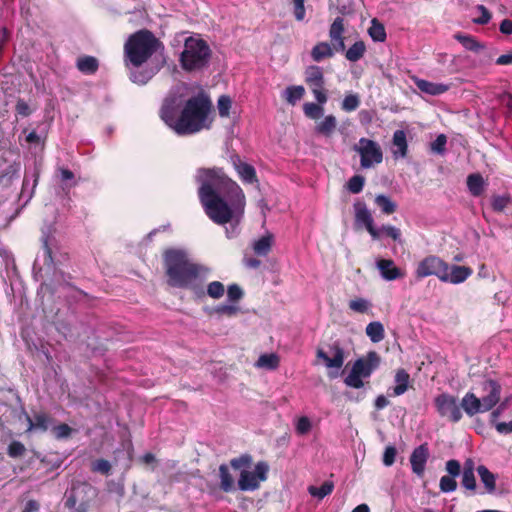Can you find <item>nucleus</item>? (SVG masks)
I'll return each mask as SVG.
<instances>
[{
  "label": "nucleus",
  "instance_id": "a18cd8bd",
  "mask_svg": "<svg viewBox=\"0 0 512 512\" xmlns=\"http://www.w3.org/2000/svg\"><path fill=\"white\" fill-rule=\"evenodd\" d=\"M312 429V423L307 416L298 417L295 421V431L298 435L308 434Z\"/></svg>",
  "mask_w": 512,
  "mask_h": 512
},
{
  "label": "nucleus",
  "instance_id": "09e8293b",
  "mask_svg": "<svg viewBox=\"0 0 512 512\" xmlns=\"http://www.w3.org/2000/svg\"><path fill=\"white\" fill-rule=\"evenodd\" d=\"M377 230L380 231V238L384 235L392 238L393 240L397 241L401 237V231L397 227L391 226V225H383L380 228H377Z\"/></svg>",
  "mask_w": 512,
  "mask_h": 512
},
{
  "label": "nucleus",
  "instance_id": "a211bd4d",
  "mask_svg": "<svg viewBox=\"0 0 512 512\" xmlns=\"http://www.w3.org/2000/svg\"><path fill=\"white\" fill-rule=\"evenodd\" d=\"M429 457V451L426 445H420L415 448L410 456L412 471L417 476H423L425 465Z\"/></svg>",
  "mask_w": 512,
  "mask_h": 512
},
{
  "label": "nucleus",
  "instance_id": "a19ab883",
  "mask_svg": "<svg viewBox=\"0 0 512 512\" xmlns=\"http://www.w3.org/2000/svg\"><path fill=\"white\" fill-rule=\"evenodd\" d=\"M370 37L377 42H383L386 39L385 28L376 19L371 21V26L368 29Z\"/></svg>",
  "mask_w": 512,
  "mask_h": 512
},
{
  "label": "nucleus",
  "instance_id": "bb28decb",
  "mask_svg": "<svg viewBox=\"0 0 512 512\" xmlns=\"http://www.w3.org/2000/svg\"><path fill=\"white\" fill-rule=\"evenodd\" d=\"M395 386L392 389L393 396L404 394L409 388L410 376L404 369H399L395 374Z\"/></svg>",
  "mask_w": 512,
  "mask_h": 512
},
{
  "label": "nucleus",
  "instance_id": "4be33fe9",
  "mask_svg": "<svg viewBox=\"0 0 512 512\" xmlns=\"http://www.w3.org/2000/svg\"><path fill=\"white\" fill-rule=\"evenodd\" d=\"M393 146L395 149L392 151L395 158H404L407 155L408 145L406 133L403 130H397L393 134Z\"/></svg>",
  "mask_w": 512,
  "mask_h": 512
},
{
  "label": "nucleus",
  "instance_id": "2eb2a0df",
  "mask_svg": "<svg viewBox=\"0 0 512 512\" xmlns=\"http://www.w3.org/2000/svg\"><path fill=\"white\" fill-rule=\"evenodd\" d=\"M472 269L466 266L452 265L446 263L443 275L441 277L442 282L460 284L463 283L468 277L472 275Z\"/></svg>",
  "mask_w": 512,
  "mask_h": 512
},
{
  "label": "nucleus",
  "instance_id": "864d4df0",
  "mask_svg": "<svg viewBox=\"0 0 512 512\" xmlns=\"http://www.w3.org/2000/svg\"><path fill=\"white\" fill-rule=\"evenodd\" d=\"M25 446L19 441H13L8 446V455L12 458L20 457L25 452Z\"/></svg>",
  "mask_w": 512,
  "mask_h": 512
},
{
  "label": "nucleus",
  "instance_id": "6e6552de",
  "mask_svg": "<svg viewBox=\"0 0 512 512\" xmlns=\"http://www.w3.org/2000/svg\"><path fill=\"white\" fill-rule=\"evenodd\" d=\"M354 150L360 155L361 167L368 169L383 160V153L380 145L370 139L361 138Z\"/></svg>",
  "mask_w": 512,
  "mask_h": 512
},
{
  "label": "nucleus",
  "instance_id": "774afa93",
  "mask_svg": "<svg viewBox=\"0 0 512 512\" xmlns=\"http://www.w3.org/2000/svg\"><path fill=\"white\" fill-rule=\"evenodd\" d=\"M496 430L501 434L512 433V421L510 422H499L496 424Z\"/></svg>",
  "mask_w": 512,
  "mask_h": 512
},
{
  "label": "nucleus",
  "instance_id": "5fc2aeb1",
  "mask_svg": "<svg viewBox=\"0 0 512 512\" xmlns=\"http://www.w3.org/2000/svg\"><path fill=\"white\" fill-rule=\"evenodd\" d=\"M240 311V308L235 304H221L216 308V312L221 315L234 316Z\"/></svg>",
  "mask_w": 512,
  "mask_h": 512
},
{
  "label": "nucleus",
  "instance_id": "473e14b6",
  "mask_svg": "<svg viewBox=\"0 0 512 512\" xmlns=\"http://www.w3.org/2000/svg\"><path fill=\"white\" fill-rule=\"evenodd\" d=\"M334 489V483L332 481H325L320 487L309 486L308 492L312 497L322 500L326 496L332 493Z\"/></svg>",
  "mask_w": 512,
  "mask_h": 512
},
{
  "label": "nucleus",
  "instance_id": "4468645a",
  "mask_svg": "<svg viewBox=\"0 0 512 512\" xmlns=\"http://www.w3.org/2000/svg\"><path fill=\"white\" fill-rule=\"evenodd\" d=\"M483 390L486 395L480 398L482 408L485 412L491 410L500 400L501 386L494 380H487L483 383Z\"/></svg>",
  "mask_w": 512,
  "mask_h": 512
},
{
  "label": "nucleus",
  "instance_id": "de8ad7c7",
  "mask_svg": "<svg viewBox=\"0 0 512 512\" xmlns=\"http://www.w3.org/2000/svg\"><path fill=\"white\" fill-rule=\"evenodd\" d=\"M231 105H232V101H231L230 97H228L226 95L220 96V98L218 99V103H217L219 115L221 117H228Z\"/></svg>",
  "mask_w": 512,
  "mask_h": 512
},
{
  "label": "nucleus",
  "instance_id": "58836bf2",
  "mask_svg": "<svg viewBox=\"0 0 512 512\" xmlns=\"http://www.w3.org/2000/svg\"><path fill=\"white\" fill-rule=\"evenodd\" d=\"M77 68L83 73L92 74L97 70L98 62L91 56L82 57L77 61Z\"/></svg>",
  "mask_w": 512,
  "mask_h": 512
},
{
  "label": "nucleus",
  "instance_id": "393cba45",
  "mask_svg": "<svg viewBox=\"0 0 512 512\" xmlns=\"http://www.w3.org/2000/svg\"><path fill=\"white\" fill-rule=\"evenodd\" d=\"M305 95V88L301 85H291L288 86L285 90L282 91V98L289 105H296L298 101H300Z\"/></svg>",
  "mask_w": 512,
  "mask_h": 512
},
{
  "label": "nucleus",
  "instance_id": "0e129e2a",
  "mask_svg": "<svg viewBox=\"0 0 512 512\" xmlns=\"http://www.w3.org/2000/svg\"><path fill=\"white\" fill-rule=\"evenodd\" d=\"M446 470L450 474L449 476L455 478L460 474V463L457 460H449L446 463Z\"/></svg>",
  "mask_w": 512,
  "mask_h": 512
},
{
  "label": "nucleus",
  "instance_id": "e433bc0d",
  "mask_svg": "<svg viewBox=\"0 0 512 512\" xmlns=\"http://www.w3.org/2000/svg\"><path fill=\"white\" fill-rule=\"evenodd\" d=\"M375 204L387 215L394 213L397 209L396 203L383 194H379L375 197Z\"/></svg>",
  "mask_w": 512,
  "mask_h": 512
},
{
  "label": "nucleus",
  "instance_id": "49530a36",
  "mask_svg": "<svg viewBox=\"0 0 512 512\" xmlns=\"http://www.w3.org/2000/svg\"><path fill=\"white\" fill-rule=\"evenodd\" d=\"M364 183L365 178L363 176L355 175L347 182V188L351 193L357 194L363 190Z\"/></svg>",
  "mask_w": 512,
  "mask_h": 512
},
{
  "label": "nucleus",
  "instance_id": "79ce46f5",
  "mask_svg": "<svg viewBox=\"0 0 512 512\" xmlns=\"http://www.w3.org/2000/svg\"><path fill=\"white\" fill-rule=\"evenodd\" d=\"M360 105V98L355 93H349L345 95L342 103L341 108L342 110L346 112H352L355 111Z\"/></svg>",
  "mask_w": 512,
  "mask_h": 512
},
{
  "label": "nucleus",
  "instance_id": "13d9d810",
  "mask_svg": "<svg viewBox=\"0 0 512 512\" xmlns=\"http://www.w3.org/2000/svg\"><path fill=\"white\" fill-rule=\"evenodd\" d=\"M510 202V198L508 196H495L492 200V207L495 211H503Z\"/></svg>",
  "mask_w": 512,
  "mask_h": 512
},
{
  "label": "nucleus",
  "instance_id": "7ed1b4c3",
  "mask_svg": "<svg viewBox=\"0 0 512 512\" xmlns=\"http://www.w3.org/2000/svg\"><path fill=\"white\" fill-rule=\"evenodd\" d=\"M159 40L148 30L129 37L124 46L125 63L132 82L144 85L158 72L160 64L143 67L159 48Z\"/></svg>",
  "mask_w": 512,
  "mask_h": 512
},
{
  "label": "nucleus",
  "instance_id": "f3484780",
  "mask_svg": "<svg viewBox=\"0 0 512 512\" xmlns=\"http://www.w3.org/2000/svg\"><path fill=\"white\" fill-rule=\"evenodd\" d=\"M344 31V19L342 17L335 18L329 29V37L331 40L330 44L337 52L345 50Z\"/></svg>",
  "mask_w": 512,
  "mask_h": 512
},
{
  "label": "nucleus",
  "instance_id": "69168bd1",
  "mask_svg": "<svg viewBox=\"0 0 512 512\" xmlns=\"http://www.w3.org/2000/svg\"><path fill=\"white\" fill-rule=\"evenodd\" d=\"M16 111L19 115H21L23 117L29 116L31 113V109H30L29 105L23 100H19L17 102Z\"/></svg>",
  "mask_w": 512,
  "mask_h": 512
},
{
  "label": "nucleus",
  "instance_id": "37998d69",
  "mask_svg": "<svg viewBox=\"0 0 512 512\" xmlns=\"http://www.w3.org/2000/svg\"><path fill=\"white\" fill-rule=\"evenodd\" d=\"M455 39L458 40L467 50L478 51L482 48V45L476 41L474 37L469 35L456 34Z\"/></svg>",
  "mask_w": 512,
  "mask_h": 512
},
{
  "label": "nucleus",
  "instance_id": "cd10ccee",
  "mask_svg": "<svg viewBox=\"0 0 512 512\" xmlns=\"http://www.w3.org/2000/svg\"><path fill=\"white\" fill-rule=\"evenodd\" d=\"M280 364V357L276 353L261 354L255 363V367L265 370H276Z\"/></svg>",
  "mask_w": 512,
  "mask_h": 512
},
{
  "label": "nucleus",
  "instance_id": "052dcab7",
  "mask_svg": "<svg viewBox=\"0 0 512 512\" xmlns=\"http://www.w3.org/2000/svg\"><path fill=\"white\" fill-rule=\"evenodd\" d=\"M396 449L394 446H387L383 454V464L387 467L392 466L395 462Z\"/></svg>",
  "mask_w": 512,
  "mask_h": 512
},
{
  "label": "nucleus",
  "instance_id": "9d476101",
  "mask_svg": "<svg viewBox=\"0 0 512 512\" xmlns=\"http://www.w3.org/2000/svg\"><path fill=\"white\" fill-rule=\"evenodd\" d=\"M434 404L437 413L451 422H459L462 418L461 407L457 397L442 393L435 397Z\"/></svg>",
  "mask_w": 512,
  "mask_h": 512
},
{
  "label": "nucleus",
  "instance_id": "ddd939ff",
  "mask_svg": "<svg viewBox=\"0 0 512 512\" xmlns=\"http://www.w3.org/2000/svg\"><path fill=\"white\" fill-rule=\"evenodd\" d=\"M355 224L358 227H365L374 240L380 239V231L374 226V220L371 212L363 202L354 204Z\"/></svg>",
  "mask_w": 512,
  "mask_h": 512
},
{
  "label": "nucleus",
  "instance_id": "39448f33",
  "mask_svg": "<svg viewBox=\"0 0 512 512\" xmlns=\"http://www.w3.org/2000/svg\"><path fill=\"white\" fill-rule=\"evenodd\" d=\"M210 58L211 49L205 40L199 36H190L185 39L179 57L180 65L184 71H201L208 66Z\"/></svg>",
  "mask_w": 512,
  "mask_h": 512
},
{
  "label": "nucleus",
  "instance_id": "20e7f679",
  "mask_svg": "<svg viewBox=\"0 0 512 512\" xmlns=\"http://www.w3.org/2000/svg\"><path fill=\"white\" fill-rule=\"evenodd\" d=\"M167 282L172 287L190 289L199 295L201 283L209 276L210 269L193 262L186 251L169 249L164 253Z\"/></svg>",
  "mask_w": 512,
  "mask_h": 512
},
{
  "label": "nucleus",
  "instance_id": "9b49d317",
  "mask_svg": "<svg viewBox=\"0 0 512 512\" xmlns=\"http://www.w3.org/2000/svg\"><path fill=\"white\" fill-rule=\"evenodd\" d=\"M446 268V262L436 255H428L418 262L415 269V277L423 279L436 276L440 281Z\"/></svg>",
  "mask_w": 512,
  "mask_h": 512
},
{
  "label": "nucleus",
  "instance_id": "423d86ee",
  "mask_svg": "<svg viewBox=\"0 0 512 512\" xmlns=\"http://www.w3.org/2000/svg\"><path fill=\"white\" fill-rule=\"evenodd\" d=\"M379 363V355L374 351L369 352L366 357L359 358L354 362L351 371L344 379V383L351 388H362L364 386L363 378H369Z\"/></svg>",
  "mask_w": 512,
  "mask_h": 512
},
{
  "label": "nucleus",
  "instance_id": "3c124183",
  "mask_svg": "<svg viewBox=\"0 0 512 512\" xmlns=\"http://www.w3.org/2000/svg\"><path fill=\"white\" fill-rule=\"evenodd\" d=\"M244 293L241 287L237 284H231L227 288V298L230 302H238L242 299Z\"/></svg>",
  "mask_w": 512,
  "mask_h": 512
},
{
  "label": "nucleus",
  "instance_id": "72a5a7b5",
  "mask_svg": "<svg viewBox=\"0 0 512 512\" xmlns=\"http://www.w3.org/2000/svg\"><path fill=\"white\" fill-rule=\"evenodd\" d=\"M365 52V43L363 41H357L351 47L348 48L345 57L350 62H356L364 56Z\"/></svg>",
  "mask_w": 512,
  "mask_h": 512
},
{
  "label": "nucleus",
  "instance_id": "a878e982",
  "mask_svg": "<svg viewBox=\"0 0 512 512\" xmlns=\"http://www.w3.org/2000/svg\"><path fill=\"white\" fill-rule=\"evenodd\" d=\"M335 49L328 42H319L311 50V57L315 62H320L323 59L331 58L334 55Z\"/></svg>",
  "mask_w": 512,
  "mask_h": 512
},
{
  "label": "nucleus",
  "instance_id": "f8f14e48",
  "mask_svg": "<svg viewBox=\"0 0 512 512\" xmlns=\"http://www.w3.org/2000/svg\"><path fill=\"white\" fill-rule=\"evenodd\" d=\"M305 81L316 101L320 104H325L328 97L324 89L325 81L322 69L318 66H309L305 71Z\"/></svg>",
  "mask_w": 512,
  "mask_h": 512
},
{
  "label": "nucleus",
  "instance_id": "ea45409f",
  "mask_svg": "<svg viewBox=\"0 0 512 512\" xmlns=\"http://www.w3.org/2000/svg\"><path fill=\"white\" fill-rule=\"evenodd\" d=\"M348 306L352 311L362 314L369 313L372 308L371 302L361 297L350 300Z\"/></svg>",
  "mask_w": 512,
  "mask_h": 512
},
{
  "label": "nucleus",
  "instance_id": "7c9ffc66",
  "mask_svg": "<svg viewBox=\"0 0 512 512\" xmlns=\"http://www.w3.org/2000/svg\"><path fill=\"white\" fill-rule=\"evenodd\" d=\"M478 475L488 493H493L496 488V476L484 465L477 467Z\"/></svg>",
  "mask_w": 512,
  "mask_h": 512
},
{
  "label": "nucleus",
  "instance_id": "c9c22d12",
  "mask_svg": "<svg viewBox=\"0 0 512 512\" xmlns=\"http://www.w3.org/2000/svg\"><path fill=\"white\" fill-rule=\"evenodd\" d=\"M324 104H320L319 102L313 103V102H307L303 105V112L304 115L311 119V120H317L321 118L324 114Z\"/></svg>",
  "mask_w": 512,
  "mask_h": 512
},
{
  "label": "nucleus",
  "instance_id": "0eeeda50",
  "mask_svg": "<svg viewBox=\"0 0 512 512\" xmlns=\"http://www.w3.org/2000/svg\"><path fill=\"white\" fill-rule=\"evenodd\" d=\"M316 358L322 361L328 370V377L331 379L339 376V371L345 362L344 349L338 342H334L328 346L327 350L318 348L316 351Z\"/></svg>",
  "mask_w": 512,
  "mask_h": 512
},
{
  "label": "nucleus",
  "instance_id": "c756f323",
  "mask_svg": "<svg viewBox=\"0 0 512 512\" xmlns=\"http://www.w3.org/2000/svg\"><path fill=\"white\" fill-rule=\"evenodd\" d=\"M273 244V235L266 234L253 243V250L258 256H266L271 250Z\"/></svg>",
  "mask_w": 512,
  "mask_h": 512
},
{
  "label": "nucleus",
  "instance_id": "2f4dec72",
  "mask_svg": "<svg viewBox=\"0 0 512 512\" xmlns=\"http://www.w3.org/2000/svg\"><path fill=\"white\" fill-rule=\"evenodd\" d=\"M43 262L44 265L47 266L48 269H50L53 266L54 259H53V249L55 247V241L50 236L43 237Z\"/></svg>",
  "mask_w": 512,
  "mask_h": 512
},
{
  "label": "nucleus",
  "instance_id": "f704fd0d",
  "mask_svg": "<svg viewBox=\"0 0 512 512\" xmlns=\"http://www.w3.org/2000/svg\"><path fill=\"white\" fill-rule=\"evenodd\" d=\"M467 186L474 196H480L484 190V179L479 174H471L467 178Z\"/></svg>",
  "mask_w": 512,
  "mask_h": 512
},
{
  "label": "nucleus",
  "instance_id": "aec40b11",
  "mask_svg": "<svg viewBox=\"0 0 512 512\" xmlns=\"http://www.w3.org/2000/svg\"><path fill=\"white\" fill-rule=\"evenodd\" d=\"M460 407L463 408L465 413L468 416H474L478 413H484L485 411L482 408V404L480 398H478L474 393L468 392L462 398Z\"/></svg>",
  "mask_w": 512,
  "mask_h": 512
},
{
  "label": "nucleus",
  "instance_id": "bf43d9fd",
  "mask_svg": "<svg viewBox=\"0 0 512 512\" xmlns=\"http://www.w3.org/2000/svg\"><path fill=\"white\" fill-rule=\"evenodd\" d=\"M462 485L468 489L474 491L476 489V479L472 472H462Z\"/></svg>",
  "mask_w": 512,
  "mask_h": 512
},
{
  "label": "nucleus",
  "instance_id": "412c9836",
  "mask_svg": "<svg viewBox=\"0 0 512 512\" xmlns=\"http://www.w3.org/2000/svg\"><path fill=\"white\" fill-rule=\"evenodd\" d=\"M415 85L421 92L433 96L443 94L449 89V85L443 83H434L423 79H416Z\"/></svg>",
  "mask_w": 512,
  "mask_h": 512
},
{
  "label": "nucleus",
  "instance_id": "dca6fc26",
  "mask_svg": "<svg viewBox=\"0 0 512 512\" xmlns=\"http://www.w3.org/2000/svg\"><path fill=\"white\" fill-rule=\"evenodd\" d=\"M376 267L381 277L386 281H394L405 276V272L398 268L391 259H379L376 261Z\"/></svg>",
  "mask_w": 512,
  "mask_h": 512
},
{
  "label": "nucleus",
  "instance_id": "338daca9",
  "mask_svg": "<svg viewBox=\"0 0 512 512\" xmlns=\"http://www.w3.org/2000/svg\"><path fill=\"white\" fill-rule=\"evenodd\" d=\"M250 461H251L250 457L243 456V457L231 460V466L235 469H240L242 467L248 466L250 464Z\"/></svg>",
  "mask_w": 512,
  "mask_h": 512
},
{
  "label": "nucleus",
  "instance_id": "5701e85b",
  "mask_svg": "<svg viewBox=\"0 0 512 512\" xmlns=\"http://www.w3.org/2000/svg\"><path fill=\"white\" fill-rule=\"evenodd\" d=\"M337 127V119L334 115H326L315 125V132L325 137H331Z\"/></svg>",
  "mask_w": 512,
  "mask_h": 512
},
{
  "label": "nucleus",
  "instance_id": "6e6d98bb",
  "mask_svg": "<svg viewBox=\"0 0 512 512\" xmlns=\"http://www.w3.org/2000/svg\"><path fill=\"white\" fill-rule=\"evenodd\" d=\"M111 470V465L107 460L98 459L92 463V471L99 472L101 474H109Z\"/></svg>",
  "mask_w": 512,
  "mask_h": 512
},
{
  "label": "nucleus",
  "instance_id": "b1692460",
  "mask_svg": "<svg viewBox=\"0 0 512 512\" xmlns=\"http://www.w3.org/2000/svg\"><path fill=\"white\" fill-rule=\"evenodd\" d=\"M27 422V431L40 430L44 432L48 430L51 424V418L45 413H37L33 418L27 416Z\"/></svg>",
  "mask_w": 512,
  "mask_h": 512
},
{
  "label": "nucleus",
  "instance_id": "e2e57ef3",
  "mask_svg": "<svg viewBox=\"0 0 512 512\" xmlns=\"http://www.w3.org/2000/svg\"><path fill=\"white\" fill-rule=\"evenodd\" d=\"M294 15L298 21H302L305 17L304 0H293Z\"/></svg>",
  "mask_w": 512,
  "mask_h": 512
},
{
  "label": "nucleus",
  "instance_id": "680f3d73",
  "mask_svg": "<svg viewBox=\"0 0 512 512\" xmlns=\"http://www.w3.org/2000/svg\"><path fill=\"white\" fill-rule=\"evenodd\" d=\"M53 432L57 439H63L71 435L72 429L67 424H60L54 427Z\"/></svg>",
  "mask_w": 512,
  "mask_h": 512
},
{
  "label": "nucleus",
  "instance_id": "1a4fd4ad",
  "mask_svg": "<svg viewBox=\"0 0 512 512\" xmlns=\"http://www.w3.org/2000/svg\"><path fill=\"white\" fill-rule=\"evenodd\" d=\"M269 466L266 462H258L253 470L242 469L238 479V487L242 491L256 490L265 481Z\"/></svg>",
  "mask_w": 512,
  "mask_h": 512
},
{
  "label": "nucleus",
  "instance_id": "4c0bfd02",
  "mask_svg": "<svg viewBox=\"0 0 512 512\" xmlns=\"http://www.w3.org/2000/svg\"><path fill=\"white\" fill-rule=\"evenodd\" d=\"M219 477L221 489L225 492L231 491L233 489L234 479L228 467L224 464L219 467Z\"/></svg>",
  "mask_w": 512,
  "mask_h": 512
},
{
  "label": "nucleus",
  "instance_id": "6ab92c4d",
  "mask_svg": "<svg viewBox=\"0 0 512 512\" xmlns=\"http://www.w3.org/2000/svg\"><path fill=\"white\" fill-rule=\"evenodd\" d=\"M232 163H233V166H234L235 170L237 171L240 179L243 182L249 183V184L258 182L255 168L252 165H250L246 162H243L239 156H233Z\"/></svg>",
  "mask_w": 512,
  "mask_h": 512
},
{
  "label": "nucleus",
  "instance_id": "4d7b16f0",
  "mask_svg": "<svg viewBox=\"0 0 512 512\" xmlns=\"http://www.w3.org/2000/svg\"><path fill=\"white\" fill-rule=\"evenodd\" d=\"M446 143H447L446 136L444 134H440L431 143V150L435 153L442 154L445 150Z\"/></svg>",
  "mask_w": 512,
  "mask_h": 512
},
{
  "label": "nucleus",
  "instance_id": "f257e3e1",
  "mask_svg": "<svg viewBox=\"0 0 512 512\" xmlns=\"http://www.w3.org/2000/svg\"><path fill=\"white\" fill-rule=\"evenodd\" d=\"M198 195L207 216L216 224L235 222L226 229V236L237 235V224L245 210L246 200L241 187L220 168H200L195 175Z\"/></svg>",
  "mask_w": 512,
  "mask_h": 512
},
{
  "label": "nucleus",
  "instance_id": "8fccbe9b",
  "mask_svg": "<svg viewBox=\"0 0 512 512\" xmlns=\"http://www.w3.org/2000/svg\"><path fill=\"white\" fill-rule=\"evenodd\" d=\"M457 488L455 478L451 476H442L440 479V490L444 493L453 492Z\"/></svg>",
  "mask_w": 512,
  "mask_h": 512
},
{
  "label": "nucleus",
  "instance_id": "603ef678",
  "mask_svg": "<svg viewBox=\"0 0 512 512\" xmlns=\"http://www.w3.org/2000/svg\"><path fill=\"white\" fill-rule=\"evenodd\" d=\"M476 10L479 13V16L475 17L473 22L481 25L487 24L491 19V13L488 11V9L483 5H478Z\"/></svg>",
  "mask_w": 512,
  "mask_h": 512
},
{
  "label": "nucleus",
  "instance_id": "c03bdc74",
  "mask_svg": "<svg viewBox=\"0 0 512 512\" xmlns=\"http://www.w3.org/2000/svg\"><path fill=\"white\" fill-rule=\"evenodd\" d=\"M206 293L212 299H220L225 293V286L220 281H212L207 285Z\"/></svg>",
  "mask_w": 512,
  "mask_h": 512
},
{
  "label": "nucleus",
  "instance_id": "c85d7f7f",
  "mask_svg": "<svg viewBox=\"0 0 512 512\" xmlns=\"http://www.w3.org/2000/svg\"><path fill=\"white\" fill-rule=\"evenodd\" d=\"M366 335L373 343H379L385 337L384 326L379 321L370 322L365 329Z\"/></svg>",
  "mask_w": 512,
  "mask_h": 512
},
{
  "label": "nucleus",
  "instance_id": "f03ea898",
  "mask_svg": "<svg viewBox=\"0 0 512 512\" xmlns=\"http://www.w3.org/2000/svg\"><path fill=\"white\" fill-rule=\"evenodd\" d=\"M170 93L164 100L160 117L177 135H191L208 129L212 103L207 95L199 93L188 99L181 90Z\"/></svg>",
  "mask_w": 512,
  "mask_h": 512
}]
</instances>
